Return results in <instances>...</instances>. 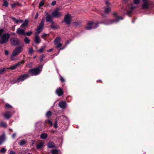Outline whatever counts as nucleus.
<instances>
[{
	"instance_id": "nucleus-1",
	"label": "nucleus",
	"mask_w": 154,
	"mask_h": 154,
	"mask_svg": "<svg viewBox=\"0 0 154 154\" xmlns=\"http://www.w3.org/2000/svg\"><path fill=\"white\" fill-rule=\"evenodd\" d=\"M113 15L116 17V20H109L107 21L109 23H106L105 21L103 22H99L98 23H94L92 22H89L87 26L85 27V29L86 30H90L95 29L98 26V24H102L104 23L105 24H112L115 22L117 23L119 22L120 20H122L123 18L122 17H118L117 16V14L116 12L114 13L113 14Z\"/></svg>"
},
{
	"instance_id": "nucleus-2",
	"label": "nucleus",
	"mask_w": 154,
	"mask_h": 154,
	"mask_svg": "<svg viewBox=\"0 0 154 154\" xmlns=\"http://www.w3.org/2000/svg\"><path fill=\"white\" fill-rule=\"evenodd\" d=\"M23 49L22 47H18L16 48L13 51L10 57V59L12 60H16L18 59V58H15L14 57L18 55L22 51Z\"/></svg>"
},
{
	"instance_id": "nucleus-3",
	"label": "nucleus",
	"mask_w": 154,
	"mask_h": 154,
	"mask_svg": "<svg viewBox=\"0 0 154 154\" xmlns=\"http://www.w3.org/2000/svg\"><path fill=\"white\" fill-rule=\"evenodd\" d=\"M43 65H41L36 68L31 69L29 72L31 73V75H35L41 72L42 70Z\"/></svg>"
},
{
	"instance_id": "nucleus-4",
	"label": "nucleus",
	"mask_w": 154,
	"mask_h": 154,
	"mask_svg": "<svg viewBox=\"0 0 154 154\" xmlns=\"http://www.w3.org/2000/svg\"><path fill=\"white\" fill-rule=\"evenodd\" d=\"M10 34L8 33H4L1 37L0 43L4 44L8 42L10 37Z\"/></svg>"
},
{
	"instance_id": "nucleus-5",
	"label": "nucleus",
	"mask_w": 154,
	"mask_h": 154,
	"mask_svg": "<svg viewBox=\"0 0 154 154\" xmlns=\"http://www.w3.org/2000/svg\"><path fill=\"white\" fill-rule=\"evenodd\" d=\"M29 77V74H24L19 76L17 79L14 80V83H19L20 81H22Z\"/></svg>"
},
{
	"instance_id": "nucleus-6",
	"label": "nucleus",
	"mask_w": 154,
	"mask_h": 154,
	"mask_svg": "<svg viewBox=\"0 0 154 154\" xmlns=\"http://www.w3.org/2000/svg\"><path fill=\"white\" fill-rule=\"evenodd\" d=\"M44 20L45 18L44 17L42 19L38 27L36 29L37 31L35 33H36V34H39L43 29L44 26Z\"/></svg>"
},
{
	"instance_id": "nucleus-7",
	"label": "nucleus",
	"mask_w": 154,
	"mask_h": 154,
	"mask_svg": "<svg viewBox=\"0 0 154 154\" xmlns=\"http://www.w3.org/2000/svg\"><path fill=\"white\" fill-rule=\"evenodd\" d=\"M10 41L11 45L13 46H17L20 44L18 38H11Z\"/></svg>"
},
{
	"instance_id": "nucleus-8",
	"label": "nucleus",
	"mask_w": 154,
	"mask_h": 154,
	"mask_svg": "<svg viewBox=\"0 0 154 154\" xmlns=\"http://www.w3.org/2000/svg\"><path fill=\"white\" fill-rule=\"evenodd\" d=\"M61 15V13L59 12L57 9L55 10L51 14V16L53 17L59 18Z\"/></svg>"
},
{
	"instance_id": "nucleus-9",
	"label": "nucleus",
	"mask_w": 154,
	"mask_h": 154,
	"mask_svg": "<svg viewBox=\"0 0 154 154\" xmlns=\"http://www.w3.org/2000/svg\"><path fill=\"white\" fill-rule=\"evenodd\" d=\"M72 18L71 16L69 14L66 15L64 19V22L66 24H69L71 22V20Z\"/></svg>"
},
{
	"instance_id": "nucleus-10",
	"label": "nucleus",
	"mask_w": 154,
	"mask_h": 154,
	"mask_svg": "<svg viewBox=\"0 0 154 154\" xmlns=\"http://www.w3.org/2000/svg\"><path fill=\"white\" fill-rule=\"evenodd\" d=\"M24 63V61L23 60H22L20 62L16 63L14 65L11 66L9 68L10 69L12 70L15 69L17 67L19 66L21 64H23Z\"/></svg>"
},
{
	"instance_id": "nucleus-11",
	"label": "nucleus",
	"mask_w": 154,
	"mask_h": 154,
	"mask_svg": "<svg viewBox=\"0 0 154 154\" xmlns=\"http://www.w3.org/2000/svg\"><path fill=\"white\" fill-rule=\"evenodd\" d=\"M16 32L18 35H26L25 30L20 28H18L17 29Z\"/></svg>"
},
{
	"instance_id": "nucleus-12",
	"label": "nucleus",
	"mask_w": 154,
	"mask_h": 154,
	"mask_svg": "<svg viewBox=\"0 0 154 154\" xmlns=\"http://www.w3.org/2000/svg\"><path fill=\"white\" fill-rule=\"evenodd\" d=\"M105 4L107 6L105 8L104 12L105 13L108 14L110 11L111 8L109 6V3L108 1H106Z\"/></svg>"
},
{
	"instance_id": "nucleus-13",
	"label": "nucleus",
	"mask_w": 154,
	"mask_h": 154,
	"mask_svg": "<svg viewBox=\"0 0 154 154\" xmlns=\"http://www.w3.org/2000/svg\"><path fill=\"white\" fill-rule=\"evenodd\" d=\"M47 17H46L47 22H50L52 24H53L54 22L52 19V17L51 15L47 13Z\"/></svg>"
},
{
	"instance_id": "nucleus-14",
	"label": "nucleus",
	"mask_w": 154,
	"mask_h": 154,
	"mask_svg": "<svg viewBox=\"0 0 154 154\" xmlns=\"http://www.w3.org/2000/svg\"><path fill=\"white\" fill-rule=\"evenodd\" d=\"M38 35V34H37L36 33H35V36L34 38V42L37 44L39 43L41 41V40L39 38Z\"/></svg>"
},
{
	"instance_id": "nucleus-15",
	"label": "nucleus",
	"mask_w": 154,
	"mask_h": 154,
	"mask_svg": "<svg viewBox=\"0 0 154 154\" xmlns=\"http://www.w3.org/2000/svg\"><path fill=\"white\" fill-rule=\"evenodd\" d=\"M44 144V142L43 141H41L37 145L36 148L39 149L42 148Z\"/></svg>"
},
{
	"instance_id": "nucleus-16",
	"label": "nucleus",
	"mask_w": 154,
	"mask_h": 154,
	"mask_svg": "<svg viewBox=\"0 0 154 154\" xmlns=\"http://www.w3.org/2000/svg\"><path fill=\"white\" fill-rule=\"evenodd\" d=\"M66 102L64 101L60 102L59 103V105L60 107L63 109L66 108Z\"/></svg>"
},
{
	"instance_id": "nucleus-17",
	"label": "nucleus",
	"mask_w": 154,
	"mask_h": 154,
	"mask_svg": "<svg viewBox=\"0 0 154 154\" xmlns=\"http://www.w3.org/2000/svg\"><path fill=\"white\" fill-rule=\"evenodd\" d=\"M56 92V93L59 96H61L63 94V90L60 88H57V89Z\"/></svg>"
},
{
	"instance_id": "nucleus-18",
	"label": "nucleus",
	"mask_w": 154,
	"mask_h": 154,
	"mask_svg": "<svg viewBox=\"0 0 154 154\" xmlns=\"http://www.w3.org/2000/svg\"><path fill=\"white\" fill-rule=\"evenodd\" d=\"M149 2H143V4L142 6V9H147L149 8Z\"/></svg>"
},
{
	"instance_id": "nucleus-19",
	"label": "nucleus",
	"mask_w": 154,
	"mask_h": 154,
	"mask_svg": "<svg viewBox=\"0 0 154 154\" xmlns=\"http://www.w3.org/2000/svg\"><path fill=\"white\" fill-rule=\"evenodd\" d=\"M128 8H129V9L127 11V14L128 15L131 13L133 10L134 9V8H135V7L131 5V6L130 7V6H129Z\"/></svg>"
},
{
	"instance_id": "nucleus-20",
	"label": "nucleus",
	"mask_w": 154,
	"mask_h": 154,
	"mask_svg": "<svg viewBox=\"0 0 154 154\" xmlns=\"http://www.w3.org/2000/svg\"><path fill=\"white\" fill-rule=\"evenodd\" d=\"M11 114L9 112H6L4 114V116L5 118L7 119L10 118L11 116Z\"/></svg>"
},
{
	"instance_id": "nucleus-21",
	"label": "nucleus",
	"mask_w": 154,
	"mask_h": 154,
	"mask_svg": "<svg viewBox=\"0 0 154 154\" xmlns=\"http://www.w3.org/2000/svg\"><path fill=\"white\" fill-rule=\"evenodd\" d=\"M61 38L60 37H58L54 40V43L55 45H57L60 43V41Z\"/></svg>"
},
{
	"instance_id": "nucleus-22",
	"label": "nucleus",
	"mask_w": 154,
	"mask_h": 154,
	"mask_svg": "<svg viewBox=\"0 0 154 154\" xmlns=\"http://www.w3.org/2000/svg\"><path fill=\"white\" fill-rule=\"evenodd\" d=\"M28 21L27 20H26L23 24L21 25L20 27L21 28H23L26 27L28 25Z\"/></svg>"
},
{
	"instance_id": "nucleus-23",
	"label": "nucleus",
	"mask_w": 154,
	"mask_h": 154,
	"mask_svg": "<svg viewBox=\"0 0 154 154\" xmlns=\"http://www.w3.org/2000/svg\"><path fill=\"white\" fill-rule=\"evenodd\" d=\"M11 19L13 20L15 23H18L19 22L22 23L23 22V20H18L13 17H12L11 18Z\"/></svg>"
},
{
	"instance_id": "nucleus-24",
	"label": "nucleus",
	"mask_w": 154,
	"mask_h": 154,
	"mask_svg": "<svg viewBox=\"0 0 154 154\" xmlns=\"http://www.w3.org/2000/svg\"><path fill=\"white\" fill-rule=\"evenodd\" d=\"M48 136L47 134L45 133H42L40 135L41 138L43 139H46Z\"/></svg>"
},
{
	"instance_id": "nucleus-25",
	"label": "nucleus",
	"mask_w": 154,
	"mask_h": 154,
	"mask_svg": "<svg viewBox=\"0 0 154 154\" xmlns=\"http://www.w3.org/2000/svg\"><path fill=\"white\" fill-rule=\"evenodd\" d=\"M19 142V144L21 146H23L26 143V141L25 140L23 139L20 140Z\"/></svg>"
},
{
	"instance_id": "nucleus-26",
	"label": "nucleus",
	"mask_w": 154,
	"mask_h": 154,
	"mask_svg": "<svg viewBox=\"0 0 154 154\" xmlns=\"http://www.w3.org/2000/svg\"><path fill=\"white\" fill-rule=\"evenodd\" d=\"M48 146L49 148H53L54 146V144L53 142H49L48 143Z\"/></svg>"
},
{
	"instance_id": "nucleus-27",
	"label": "nucleus",
	"mask_w": 154,
	"mask_h": 154,
	"mask_svg": "<svg viewBox=\"0 0 154 154\" xmlns=\"http://www.w3.org/2000/svg\"><path fill=\"white\" fill-rule=\"evenodd\" d=\"M19 4L18 2H17L11 5V8H14L16 7L17 6H19Z\"/></svg>"
},
{
	"instance_id": "nucleus-28",
	"label": "nucleus",
	"mask_w": 154,
	"mask_h": 154,
	"mask_svg": "<svg viewBox=\"0 0 154 154\" xmlns=\"http://www.w3.org/2000/svg\"><path fill=\"white\" fill-rule=\"evenodd\" d=\"M8 5V2L6 0H4L3 1V3L2 4V6L5 7H7Z\"/></svg>"
},
{
	"instance_id": "nucleus-29",
	"label": "nucleus",
	"mask_w": 154,
	"mask_h": 154,
	"mask_svg": "<svg viewBox=\"0 0 154 154\" xmlns=\"http://www.w3.org/2000/svg\"><path fill=\"white\" fill-rule=\"evenodd\" d=\"M0 126L2 127L6 128L7 126V125L5 123L2 122L0 123Z\"/></svg>"
},
{
	"instance_id": "nucleus-30",
	"label": "nucleus",
	"mask_w": 154,
	"mask_h": 154,
	"mask_svg": "<svg viewBox=\"0 0 154 154\" xmlns=\"http://www.w3.org/2000/svg\"><path fill=\"white\" fill-rule=\"evenodd\" d=\"M24 41L26 44H29L30 42V40L27 37H25Z\"/></svg>"
},
{
	"instance_id": "nucleus-31",
	"label": "nucleus",
	"mask_w": 154,
	"mask_h": 154,
	"mask_svg": "<svg viewBox=\"0 0 154 154\" xmlns=\"http://www.w3.org/2000/svg\"><path fill=\"white\" fill-rule=\"evenodd\" d=\"M8 68H2L0 69V74L2 73L6 69H8Z\"/></svg>"
},
{
	"instance_id": "nucleus-32",
	"label": "nucleus",
	"mask_w": 154,
	"mask_h": 154,
	"mask_svg": "<svg viewBox=\"0 0 154 154\" xmlns=\"http://www.w3.org/2000/svg\"><path fill=\"white\" fill-rule=\"evenodd\" d=\"M48 35L47 34L45 33H43L41 37L43 38L44 40H46V37Z\"/></svg>"
},
{
	"instance_id": "nucleus-33",
	"label": "nucleus",
	"mask_w": 154,
	"mask_h": 154,
	"mask_svg": "<svg viewBox=\"0 0 154 154\" xmlns=\"http://www.w3.org/2000/svg\"><path fill=\"white\" fill-rule=\"evenodd\" d=\"M45 46L42 47L41 48H40L38 50V51L40 53H42L43 52V50H44V49H45Z\"/></svg>"
},
{
	"instance_id": "nucleus-34",
	"label": "nucleus",
	"mask_w": 154,
	"mask_h": 154,
	"mask_svg": "<svg viewBox=\"0 0 154 154\" xmlns=\"http://www.w3.org/2000/svg\"><path fill=\"white\" fill-rule=\"evenodd\" d=\"M6 150L5 149L3 148H2L0 151L2 153H4L6 152Z\"/></svg>"
},
{
	"instance_id": "nucleus-35",
	"label": "nucleus",
	"mask_w": 154,
	"mask_h": 154,
	"mask_svg": "<svg viewBox=\"0 0 154 154\" xmlns=\"http://www.w3.org/2000/svg\"><path fill=\"white\" fill-rule=\"evenodd\" d=\"M51 153L52 154H57L58 151L56 149H54L51 151Z\"/></svg>"
},
{
	"instance_id": "nucleus-36",
	"label": "nucleus",
	"mask_w": 154,
	"mask_h": 154,
	"mask_svg": "<svg viewBox=\"0 0 154 154\" xmlns=\"http://www.w3.org/2000/svg\"><path fill=\"white\" fill-rule=\"evenodd\" d=\"M4 141V138L3 137H0V144L2 143Z\"/></svg>"
},
{
	"instance_id": "nucleus-37",
	"label": "nucleus",
	"mask_w": 154,
	"mask_h": 154,
	"mask_svg": "<svg viewBox=\"0 0 154 154\" xmlns=\"http://www.w3.org/2000/svg\"><path fill=\"white\" fill-rule=\"evenodd\" d=\"M51 115V112L50 111H48L46 114V116L47 117H49Z\"/></svg>"
},
{
	"instance_id": "nucleus-38",
	"label": "nucleus",
	"mask_w": 154,
	"mask_h": 154,
	"mask_svg": "<svg viewBox=\"0 0 154 154\" xmlns=\"http://www.w3.org/2000/svg\"><path fill=\"white\" fill-rule=\"evenodd\" d=\"M5 107L7 109H8L10 108H11L12 106L8 104H6L5 105Z\"/></svg>"
},
{
	"instance_id": "nucleus-39",
	"label": "nucleus",
	"mask_w": 154,
	"mask_h": 154,
	"mask_svg": "<svg viewBox=\"0 0 154 154\" xmlns=\"http://www.w3.org/2000/svg\"><path fill=\"white\" fill-rule=\"evenodd\" d=\"M140 0H134V3L135 4H138L139 3Z\"/></svg>"
},
{
	"instance_id": "nucleus-40",
	"label": "nucleus",
	"mask_w": 154,
	"mask_h": 154,
	"mask_svg": "<svg viewBox=\"0 0 154 154\" xmlns=\"http://www.w3.org/2000/svg\"><path fill=\"white\" fill-rule=\"evenodd\" d=\"M32 31H29L26 32V34L27 35L29 36H30L32 34Z\"/></svg>"
},
{
	"instance_id": "nucleus-41",
	"label": "nucleus",
	"mask_w": 154,
	"mask_h": 154,
	"mask_svg": "<svg viewBox=\"0 0 154 154\" xmlns=\"http://www.w3.org/2000/svg\"><path fill=\"white\" fill-rule=\"evenodd\" d=\"M62 44L60 43H59L58 44H57V46H56V48H60L62 45Z\"/></svg>"
},
{
	"instance_id": "nucleus-42",
	"label": "nucleus",
	"mask_w": 154,
	"mask_h": 154,
	"mask_svg": "<svg viewBox=\"0 0 154 154\" xmlns=\"http://www.w3.org/2000/svg\"><path fill=\"white\" fill-rule=\"evenodd\" d=\"M44 2L43 1H42L40 2L39 4V7H42L44 5Z\"/></svg>"
},
{
	"instance_id": "nucleus-43",
	"label": "nucleus",
	"mask_w": 154,
	"mask_h": 154,
	"mask_svg": "<svg viewBox=\"0 0 154 154\" xmlns=\"http://www.w3.org/2000/svg\"><path fill=\"white\" fill-rule=\"evenodd\" d=\"M33 51V49L32 48H30L29 50V52L30 54H32Z\"/></svg>"
},
{
	"instance_id": "nucleus-44",
	"label": "nucleus",
	"mask_w": 154,
	"mask_h": 154,
	"mask_svg": "<svg viewBox=\"0 0 154 154\" xmlns=\"http://www.w3.org/2000/svg\"><path fill=\"white\" fill-rule=\"evenodd\" d=\"M51 27L52 29H55L57 28V26H54L52 25L51 26Z\"/></svg>"
},
{
	"instance_id": "nucleus-45",
	"label": "nucleus",
	"mask_w": 154,
	"mask_h": 154,
	"mask_svg": "<svg viewBox=\"0 0 154 154\" xmlns=\"http://www.w3.org/2000/svg\"><path fill=\"white\" fill-rule=\"evenodd\" d=\"M60 80L62 82H64V79L61 76H60Z\"/></svg>"
},
{
	"instance_id": "nucleus-46",
	"label": "nucleus",
	"mask_w": 154,
	"mask_h": 154,
	"mask_svg": "<svg viewBox=\"0 0 154 154\" xmlns=\"http://www.w3.org/2000/svg\"><path fill=\"white\" fill-rule=\"evenodd\" d=\"M4 30L3 29H0V36L3 33Z\"/></svg>"
},
{
	"instance_id": "nucleus-47",
	"label": "nucleus",
	"mask_w": 154,
	"mask_h": 154,
	"mask_svg": "<svg viewBox=\"0 0 154 154\" xmlns=\"http://www.w3.org/2000/svg\"><path fill=\"white\" fill-rule=\"evenodd\" d=\"M48 122L51 126L52 125V122L50 120H47L46 121V122Z\"/></svg>"
},
{
	"instance_id": "nucleus-48",
	"label": "nucleus",
	"mask_w": 154,
	"mask_h": 154,
	"mask_svg": "<svg viewBox=\"0 0 154 154\" xmlns=\"http://www.w3.org/2000/svg\"><path fill=\"white\" fill-rule=\"evenodd\" d=\"M9 154H16V153L14 151L11 150L10 151Z\"/></svg>"
},
{
	"instance_id": "nucleus-49",
	"label": "nucleus",
	"mask_w": 154,
	"mask_h": 154,
	"mask_svg": "<svg viewBox=\"0 0 154 154\" xmlns=\"http://www.w3.org/2000/svg\"><path fill=\"white\" fill-rule=\"evenodd\" d=\"M5 54L6 55H8L9 54L8 51L7 50H5Z\"/></svg>"
},
{
	"instance_id": "nucleus-50",
	"label": "nucleus",
	"mask_w": 154,
	"mask_h": 154,
	"mask_svg": "<svg viewBox=\"0 0 154 154\" xmlns=\"http://www.w3.org/2000/svg\"><path fill=\"white\" fill-rule=\"evenodd\" d=\"M44 57V55H42L40 59V60L41 62L42 61Z\"/></svg>"
},
{
	"instance_id": "nucleus-51",
	"label": "nucleus",
	"mask_w": 154,
	"mask_h": 154,
	"mask_svg": "<svg viewBox=\"0 0 154 154\" xmlns=\"http://www.w3.org/2000/svg\"><path fill=\"white\" fill-rule=\"evenodd\" d=\"M56 2L55 1H53L51 3V5L53 6H54L56 5Z\"/></svg>"
},
{
	"instance_id": "nucleus-52",
	"label": "nucleus",
	"mask_w": 154,
	"mask_h": 154,
	"mask_svg": "<svg viewBox=\"0 0 154 154\" xmlns=\"http://www.w3.org/2000/svg\"><path fill=\"white\" fill-rule=\"evenodd\" d=\"M38 16V13H37V14H36V15L35 16V19H37Z\"/></svg>"
},
{
	"instance_id": "nucleus-53",
	"label": "nucleus",
	"mask_w": 154,
	"mask_h": 154,
	"mask_svg": "<svg viewBox=\"0 0 154 154\" xmlns=\"http://www.w3.org/2000/svg\"><path fill=\"white\" fill-rule=\"evenodd\" d=\"M54 127L56 128L57 127V122H56V123H55V124H54Z\"/></svg>"
},
{
	"instance_id": "nucleus-54",
	"label": "nucleus",
	"mask_w": 154,
	"mask_h": 154,
	"mask_svg": "<svg viewBox=\"0 0 154 154\" xmlns=\"http://www.w3.org/2000/svg\"><path fill=\"white\" fill-rule=\"evenodd\" d=\"M16 135V134L15 133H14L13 134H12V137L13 138H14L15 137Z\"/></svg>"
},
{
	"instance_id": "nucleus-55",
	"label": "nucleus",
	"mask_w": 154,
	"mask_h": 154,
	"mask_svg": "<svg viewBox=\"0 0 154 154\" xmlns=\"http://www.w3.org/2000/svg\"><path fill=\"white\" fill-rule=\"evenodd\" d=\"M53 50V49H50L48 50L47 51V52H50L51 51H52Z\"/></svg>"
},
{
	"instance_id": "nucleus-56",
	"label": "nucleus",
	"mask_w": 154,
	"mask_h": 154,
	"mask_svg": "<svg viewBox=\"0 0 154 154\" xmlns=\"http://www.w3.org/2000/svg\"><path fill=\"white\" fill-rule=\"evenodd\" d=\"M143 2H148V1H147V0H142Z\"/></svg>"
},
{
	"instance_id": "nucleus-57",
	"label": "nucleus",
	"mask_w": 154,
	"mask_h": 154,
	"mask_svg": "<svg viewBox=\"0 0 154 154\" xmlns=\"http://www.w3.org/2000/svg\"><path fill=\"white\" fill-rule=\"evenodd\" d=\"M36 57V56H35L33 57V58L34 59Z\"/></svg>"
},
{
	"instance_id": "nucleus-58",
	"label": "nucleus",
	"mask_w": 154,
	"mask_h": 154,
	"mask_svg": "<svg viewBox=\"0 0 154 154\" xmlns=\"http://www.w3.org/2000/svg\"><path fill=\"white\" fill-rule=\"evenodd\" d=\"M64 48H60V50H63V49Z\"/></svg>"
},
{
	"instance_id": "nucleus-59",
	"label": "nucleus",
	"mask_w": 154,
	"mask_h": 154,
	"mask_svg": "<svg viewBox=\"0 0 154 154\" xmlns=\"http://www.w3.org/2000/svg\"><path fill=\"white\" fill-rule=\"evenodd\" d=\"M13 34H15V33H13L11 34V35H12Z\"/></svg>"
},
{
	"instance_id": "nucleus-60",
	"label": "nucleus",
	"mask_w": 154,
	"mask_h": 154,
	"mask_svg": "<svg viewBox=\"0 0 154 154\" xmlns=\"http://www.w3.org/2000/svg\"><path fill=\"white\" fill-rule=\"evenodd\" d=\"M27 154H32V153H28Z\"/></svg>"
},
{
	"instance_id": "nucleus-61",
	"label": "nucleus",
	"mask_w": 154,
	"mask_h": 154,
	"mask_svg": "<svg viewBox=\"0 0 154 154\" xmlns=\"http://www.w3.org/2000/svg\"><path fill=\"white\" fill-rule=\"evenodd\" d=\"M132 22H133V23H134V21H132Z\"/></svg>"
}]
</instances>
